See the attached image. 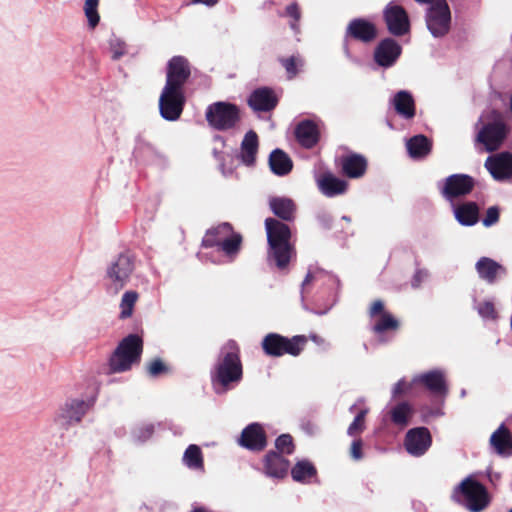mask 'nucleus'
Masks as SVG:
<instances>
[{
	"label": "nucleus",
	"mask_w": 512,
	"mask_h": 512,
	"mask_svg": "<svg viewBox=\"0 0 512 512\" xmlns=\"http://www.w3.org/2000/svg\"><path fill=\"white\" fill-rule=\"evenodd\" d=\"M243 379V364L241 361V350L239 344L228 340L222 347L217 363L211 373L212 383L218 384L226 391L231 389Z\"/></svg>",
	"instance_id": "obj_1"
},
{
	"label": "nucleus",
	"mask_w": 512,
	"mask_h": 512,
	"mask_svg": "<svg viewBox=\"0 0 512 512\" xmlns=\"http://www.w3.org/2000/svg\"><path fill=\"white\" fill-rule=\"evenodd\" d=\"M265 228L269 244V256L275 261L279 269L288 266L294 247L290 243L291 230L289 226L275 218H266Z\"/></svg>",
	"instance_id": "obj_2"
},
{
	"label": "nucleus",
	"mask_w": 512,
	"mask_h": 512,
	"mask_svg": "<svg viewBox=\"0 0 512 512\" xmlns=\"http://www.w3.org/2000/svg\"><path fill=\"white\" fill-rule=\"evenodd\" d=\"M486 123L478 131L475 142L483 145L486 152H495L506 140L510 127L507 116L497 109H492L486 115Z\"/></svg>",
	"instance_id": "obj_3"
},
{
	"label": "nucleus",
	"mask_w": 512,
	"mask_h": 512,
	"mask_svg": "<svg viewBox=\"0 0 512 512\" xmlns=\"http://www.w3.org/2000/svg\"><path fill=\"white\" fill-rule=\"evenodd\" d=\"M143 353V339L137 334L124 337L109 358L110 373H122L139 364Z\"/></svg>",
	"instance_id": "obj_4"
},
{
	"label": "nucleus",
	"mask_w": 512,
	"mask_h": 512,
	"mask_svg": "<svg viewBox=\"0 0 512 512\" xmlns=\"http://www.w3.org/2000/svg\"><path fill=\"white\" fill-rule=\"evenodd\" d=\"M451 499L455 503L464 505L471 512H481L490 503V497L486 487L468 476L454 487Z\"/></svg>",
	"instance_id": "obj_5"
},
{
	"label": "nucleus",
	"mask_w": 512,
	"mask_h": 512,
	"mask_svg": "<svg viewBox=\"0 0 512 512\" xmlns=\"http://www.w3.org/2000/svg\"><path fill=\"white\" fill-rule=\"evenodd\" d=\"M308 337L305 335H294L286 337L279 333H268L261 341V348L268 357L279 358L284 355L298 357L305 349Z\"/></svg>",
	"instance_id": "obj_6"
},
{
	"label": "nucleus",
	"mask_w": 512,
	"mask_h": 512,
	"mask_svg": "<svg viewBox=\"0 0 512 512\" xmlns=\"http://www.w3.org/2000/svg\"><path fill=\"white\" fill-rule=\"evenodd\" d=\"M208 124L218 131L234 129L241 120L240 108L230 102L218 101L210 104L205 112Z\"/></svg>",
	"instance_id": "obj_7"
},
{
	"label": "nucleus",
	"mask_w": 512,
	"mask_h": 512,
	"mask_svg": "<svg viewBox=\"0 0 512 512\" xmlns=\"http://www.w3.org/2000/svg\"><path fill=\"white\" fill-rule=\"evenodd\" d=\"M425 20L428 30L434 37L448 34L451 25V12L447 2H429Z\"/></svg>",
	"instance_id": "obj_8"
},
{
	"label": "nucleus",
	"mask_w": 512,
	"mask_h": 512,
	"mask_svg": "<svg viewBox=\"0 0 512 512\" xmlns=\"http://www.w3.org/2000/svg\"><path fill=\"white\" fill-rule=\"evenodd\" d=\"M134 270V257L129 252L119 254L115 262L107 269V277L111 281L114 292H119L128 282Z\"/></svg>",
	"instance_id": "obj_9"
},
{
	"label": "nucleus",
	"mask_w": 512,
	"mask_h": 512,
	"mask_svg": "<svg viewBox=\"0 0 512 512\" xmlns=\"http://www.w3.org/2000/svg\"><path fill=\"white\" fill-rule=\"evenodd\" d=\"M185 105L184 91L163 88L159 98L161 116L168 121L178 120Z\"/></svg>",
	"instance_id": "obj_10"
},
{
	"label": "nucleus",
	"mask_w": 512,
	"mask_h": 512,
	"mask_svg": "<svg viewBox=\"0 0 512 512\" xmlns=\"http://www.w3.org/2000/svg\"><path fill=\"white\" fill-rule=\"evenodd\" d=\"M191 75L189 61L183 56H173L167 64L165 88L184 91Z\"/></svg>",
	"instance_id": "obj_11"
},
{
	"label": "nucleus",
	"mask_w": 512,
	"mask_h": 512,
	"mask_svg": "<svg viewBox=\"0 0 512 512\" xmlns=\"http://www.w3.org/2000/svg\"><path fill=\"white\" fill-rule=\"evenodd\" d=\"M384 20L388 31L394 36H403L410 31L409 17L402 6L388 5L384 10Z\"/></svg>",
	"instance_id": "obj_12"
},
{
	"label": "nucleus",
	"mask_w": 512,
	"mask_h": 512,
	"mask_svg": "<svg viewBox=\"0 0 512 512\" xmlns=\"http://www.w3.org/2000/svg\"><path fill=\"white\" fill-rule=\"evenodd\" d=\"M432 444L430 431L426 427H417L410 429L404 440V446L407 452L415 457H420L426 453Z\"/></svg>",
	"instance_id": "obj_13"
},
{
	"label": "nucleus",
	"mask_w": 512,
	"mask_h": 512,
	"mask_svg": "<svg viewBox=\"0 0 512 512\" xmlns=\"http://www.w3.org/2000/svg\"><path fill=\"white\" fill-rule=\"evenodd\" d=\"M92 405L93 401L87 402L78 399L69 400L61 408L56 421L64 428H67L71 424L79 423Z\"/></svg>",
	"instance_id": "obj_14"
},
{
	"label": "nucleus",
	"mask_w": 512,
	"mask_h": 512,
	"mask_svg": "<svg viewBox=\"0 0 512 512\" xmlns=\"http://www.w3.org/2000/svg\"><path fill=\"white\" fill-rule=\"evenodd\" d=\"M474 186L473 177L467 174H453L445 179L442 195L447 199H455L469 194Z\"/></svg>",
	"instance_id": "obj_15"
},
{
	"label": "nucleus",
	"mask_w": 512,
	"mask_h": 512,
	"mask_svg": "<svg viewBox=\"0 0 512 512\" xmlns=\"http://www.w3.org/2000/svg\"><path fill=\"white\" fill-rule=\"evenodd\" d=\"M402 53L401 45L393 38L381 40L375 48L374 60L381 67H391Z\"/></svg>",
	"instance_id": "obj_16"
},
{
	"label": "nucleus",
	"mask_w": 512,
	"mask_h": 512,
	"mask_svg": "<svg viewBox=\"0 0 512 512\" xmlns=\"http://www.w3.org/2000/svg\"><path fill=\"white\" fill-rule=\"evenodd\" d=\"M239 444L251 451H262L267 445V436L259 423H251L241 433Z\"/></svg>",
	"instance_id": "obj_17"
},
{
	"label": "nucleus",
	"mask_w": 512,
	"mask_h": 512,
	"mask_svg": "<svg viewBox=\"0 0 512 512\" xmlns=\"http://www.w3.org/2000/svg\"><path fill=\"white\" fill-rule=\"evenodd\" d=\"M278 97L270 87L255 89L248 98L249 107L255 112H270L278 105Z\"/></svg>",
	"instance_id": "obj_18"
},
{
	"label": "nucleus",
	"mask_w": 512,
	"mask_h": 512,
	"mask_svg": "<svg viewBox=\"0 0 512 512\" xmlns=\"http://www.w3.org/2000/svg\"><path fill=\"white\" fill-rule=\"evenodd\" d=\"M297 142L305 149L314 148L320 141V129L316 122L310 119L300 121L294 129Z\"/></svg>",
	"instance_id": "obj_19"
},
{
	"label": "nucleus",
	"mask_w": 512,
	"mask_h": 512,
	"mask_svg": "<svg viewBox=\"0 0 512 512\" xmlns=\"http://www.w3.org/2000/svg\"><path fill=\"white\" fill-rule=\"evenodd\" d=\"M485 167L495 180H504L512 176V154L502 152L489 156L485 161Z\"/></svg>",
	"instance_id": "obj_20"
},
{
	"label": "nucleus",
	"mask_w": 512,
	"mask_h": 512,
	"mask_svg": "<svg viewBox=\"0 0 512 512\" xmlns=\"http://www.w3.org/2000/svg\"><path fill=\"white\" fill-rule=\"evenodd\" d=\"M413 383L424 386L433 395L445 396L448 393L445 375L438 369L417 375Z\"/></svg>",
	"instance_id": "obj_21"
},
{
	"label": "nucleus",
	"mask_w": 512,
	"mask_h": 512,
	"mask_svg": "<svg viewBox=\"0 0 512 512\" xmlns=\"http://www.w3.org/2000/svg\"><path fill=\"white\" fill-rule=\"evenodd\" d=\"M489 444L497 455H512V433L505 424H501L491 434Z\"/></svg>",
	"instance_id": "obj_22"
},
{
	"label": "nucleus",
	"mask_w": 512,
	"mask_h": 512,
	"mask_svg": "<svg viewBox=\"0 0 512 512\" xmlns=\"http://www.w3.org/2000/svg\"><path fill=\"white\" fill-rule=\"evenodd\" d=\"M347 33L355 40L369 43L376 38L377 29L373 23L358 18L349 23Z\"/></svg>",
	"instance_id": "obj_23"
},
{
	"label": "nucleus",
	"mask_w": 512,
	"mask_h": 512,
	"mask_svg": "<svg viewBox=\"0 0 512 512\" xmlns=\"http://www.w3.org/2000/svg\"><path fill=\"white\" fill-rule=\"evenodd\" d=\"M290 462L276 451H269L264 457V469L267 475L283 478L287 475Z\"/></svg>",
	"instance_id": "obj_24"
},
{
	"label": "nucleus",
	"mask_w": 512,
	"mask_h": 512,
	"mask_svg": "<svg viewBox=\"0 0 512 512\" xmlns=\"http://www.w3.org/2000/svg\"><path fill=\"white\" fill-rule=\"evenodd\" d=\"M367 160L360 154H350L341 158L342 173L349 178H360L367 170Z\"/></svg>",
	"instance_id": "obj_25"
},
{
	"label": "nucleus",
	"mask_w": 512,
	"mask_h": 512,
	"mask_svg": "<svg viewBox=\"0 0 512 512\" xmlns=\"http://www.w3.org/2000/svg\"><path fill=\"white\" fill-rule=\"evenodd\" d=\"M269 207L273 214L282 221L290 222L295 219L296 204L287 197H271Z\"/></svg>",
	"instance_id": "obj_26"
},
{
	"label": "nucleus",
	"mask_w": 512,
	"mask_h": 512,
	"mask_svg": "<svg viewBox=\"0 0 512 512\" xmlns=\"http://www.w3.org/2000/svg\"><path fill=\"white\" fill-rule=\"evenodd\" d=\"M319 190L327 197L344 194L347 191V181L334 176L332 173H324L318 179Z\"/></svg>",
	"instance_id": "obj_27"
},
{
	"label": "nucleus",
	"mask_w": 512,
	"mask_h": 512,
	"mask_svg": "<svg viewBox=\"0 0 512 512\" xmlns=\"http://www.w3.org/2000/svg\"><path fill=\"white\" fill-rule=\"evenodd\" d=\"M393 106L396 113L406 120L413 119L416 115V105L412 94L406 90L398 91L393 98Z\"/></svg>",
	"instance_id": "obj_28"
},
{
	"label": "nucleus",
	"mask_w": 512,
	"mask_h": 512,
	"mask_svg": "<svg viewBox=\"0 0 512 512\" xmlns=\"http://www.w3.org/2000/svg\"><path fill=\"white\" fill-rule=\"evenodd\" d=\"M258 147L259 140L257 133L253 130L248 131L241 142L240 148V158L246 166L255 164Z\"/></svg>",
	"instance_id": "obj_29"
},
{
	"label": "nucleus",
	"mask_w": 512,
	"mask_h": 512,
	"mask_svg": "<svg viewBox=\"0 0 512 512\" xmlns=\"http://www.w3.org/2000/svg\"><path fill=\"white\" fill-rule=\"evenodd\" d=\"M475 267L480 278L489 284L496 281L499 273H506V269L502 265L488 257H481Z\"/></svg>",
	"instance_id": "obj_30"
},
{
	"label": "nucleus",
	"mask_w": 512,
	"mask_h": 512,
	"mask_svg": "<svg viewBox=\"0 0 512 512\" xmlns=\"http://www.w3.org/2000/svg\"><path fill=\"white\" fill-rule=\"evenodd\" d=\"M232 225L230 223H221L218 226L209 229L204 238L202 239V246L204 248H214L218 249L222 245V241L231 234Z\"/></svg>",
	"instance_id": "obj_31"
},
{
	"label": "nucleus",
	"mask_w": 512,
	"mask_h": 512,
	"mask_svg": "<svg viewBox=\"0 0 512 512\" xmlns=\"http://www.w3.org/2000/svg\"><path fill=\"white\" fill-rule=\"evenodd\" d=\"M269 166L275 175L285 176L292 171L293 162L283 150L275 149L269 156Z\"/></svg>",
	"instance_id": "obj_32"
},
{
	"label": "nucleus",
	"mask_w": 512,
	"mask_h": 512,
	"mask_svg": "<svg viewBox=\"0 0 512 512\" xmlns=\"http://www.w3.org/2000/svg\"><path fill=\"white\" fill-rule=\"evenodd\" d=\"M406 146L409 155L414 159L425 158L432 150V142L422 134L411 137Z\"/></svg>",
	"instance_id": "obj_33"
},
{
	"label": "nucleus",
	"mask_w": 512,
	"mask_h": 512,
	"mask_svg": "<svg viewBox=\"0 0 512 512\" xmlns=\"http://www.w3.org/2000/svg\"><path fill=\"white\" fill-rule=\"evenodd\" d=\"M457 221L464 226L475 225L479 220V208L475 202H466L455 210Z\"/></svg>",
	"instance_id": "obj_34"
},
{
	"label": "nucleus",
	"mask_w": 512,
	"mask_h": 512,
	"mask_svg": "<svg viewBox=\"0 0 512 512\" xmlns=\"http://www.w3.org/2000/svg\"><path fill=\"white\" fill-rule=\"evenodd\" d=\"M413 413L414 409L411 404L406 401L400 402L390 410V419L393 424L406 427Z\"/></svg>",
	"instance_id": "obj_35"
},
{
	"label": "nucleus",
	"mask_w": 512,
	"mask_h": 512,
	"mask_svg": "<svg viewBox=\"0 0 512 512\" xmlns=\"http://www.w3.org/2000/svg\"><path fill=\"white\" fill-rule=\"evenodd\" d=\"M317 475L315 466L307 461H298L291 469V476L296 482H309V480Z\"/></svg>",
	"instance_id": "obj_36"
},
{
	"label": "nucleus",
	"mask_w": 512,
	"mask_h": 512,
	"mask_svg": "<svg viewBox=\"0 0 512 512\" xmlns=\"http://www.w3.org/2000/svg\"><path fill=\"white\" fill-rule=\"evenodd\" d=\"M242 241V235L240 233L234 232L232 229L231 234L222 241V245L218 250L222 251L226 256L233 259L238 255L241 249Z\"/></svg>",
	"instance_id": "obj_37"
},
{
	"label": "nucleus",
	"mask_w": 512,
	"mask_h": 512,
	"mask_svg": "<svg viewBox=\"0 0 512 512\" xmlns=\"http://www.w3.org/2000/svg\"><path fill=\"white\" fill-rule=\"evenodd\" d=\"M183 462L191 469H203L204 460L200 447L195 444L189 445L184 452Z\"/></svg>",
	"instance_id": "obj_38"
},
{
	"label": "nucleus",
	"mask_w": 512,
	"mask_h": 512,
	"mask_svg": "<svg viewBox=\"0 0 512 512\" xmlns=\"http://www.w3.org/2000/svg\"><path fill=\"white\" fill-rule=\"evenodd\" d=\"M399 326V321L395 319L391 313H382V315L374 324L373 331L377 334H382L389 330L396 331L398 330Z\"/></svg>",
	"instance_id": "obj_39"
},
{
	"label": "nucleus",
	"mask_w": 512,
	"mask_h": 512,
	"mask_svg": "<svg viewBox=\"0 0 512 512\" xmlns=\"http://www.w3.org/2000/svg\"><path fill=\"white\" fill-rule=\"evenodd\" d=\"M138 299V294L135 291H127L123 294L121 303H120V318L126 319L129 318L134 309V305Z\"/></svg>",
	"instance_id": "obj_40"
},
{
	"label": "nucleus",
	"mask_w": 512,
	"mask_h": 512,
	"mask_svg": "<svg viewBox=\"0 0 512 512\" xmlns=\"http://www.w3.org/2000/svg\"><path fill=\"white\" fill-rule=\"evenodd\" d=\"M275 447L277 452L282 454L290 455L295 450L293 438L290 434H282L275 441Z\"/></svg>",
	"instance_id": "obj_41"
},
{
	"label": "nucleus",
	"mask_w": 512,
	"mask_h": 512,
	"mask_svg": "<svg viewBox=\"0 0 512 512\" xmlns=\"http://www.w3.org/2000/svg\"><path fill=\"white\" fill-rule=\"evenodd\" d=\"M98 3L99 2H85L84 12L88 19L89 26L92 29L98 25L100 20Z\"/></svg>",
	"instance_id": "obj_42"
},
{
	"label": "nucleus",
	"mask_w": 512,
	"mask_h": 512,
	"mask_svg": "<svg viewBox=\"0 0 512 512\" xmlns=\"http://www.w3.org/2000/svg\"><path fill=\"white\" fill-rule=\"evenodd\" d=\"M366 414H367V410H361L356 415L353 422L348 427V430H347L348 435L355 436V435L361 433L365 429Z\"/></svg>",
	"instance_id": "obj_43"
},
{
	"label": "nucleus",
	"mask_w": 512,
	"mask_h": 512,
	"mask_svg": "<svg viewBox=\"0 0 512 512\" xmlns=\"http://www.w3.org/2000/svg\"><path fill=\"white\" fill-rule=\"evenodd\" d=\"M282 66L285 68L288 78L292 79L298 74V64L300 60L295 56H290L288 58H280Z\"/></svg>",
	"instance_id": "obj_44"
},
{
	"label": "nucleus",
	"mask_w": 512,
	"mask_h": 512,
	"mask_svg": "<svg viewBox=\"0 0 512 512\" xmlns=\"http://www.w3.org/2000/svg\"><path fill=\"white\" fill-rule=\"evenodd\" d=\"M169 368L160 358L153 359L148 365V373L152 377H157L161 374L167 373Z\"/></svg>",
	"instance_id": "obj_45"
},
{
	"label": "nucleus",
	"mask_w": 512,
	"mask_h": 512,
	"mask_svg": "<svg viewBox=\"0 0 512 512\" xmlns=\"http://www.w3.org/2000/svg\"><path fill=\"white\" fill-rule=\"evenodd\" d=\"M499 217H500L499 208L497 206L489 207L486 211V215L483 218L482 223L485 227H490L499 221Z\"/></svg>",
	"instance_id": "obj_46"
},
{
	"label": "nucleus",
	"mask_w": 512,
	"mask_h": 512,
	"mask_svg": "<svg viewBox=\"0 0 512 512\" xmlns=\"http://www.w3.org/2000/svg\"><path fill=\"white\" fill-rule=\"evenodd\" d=\"M478 313L485 318H496L494 304L490 301H484L478 305Z\"/></svg>",
	"instance_id": "obj_47"
},
{
	"label": "nucleus",
	"mask_w": 512,
	"mask_h": 512,
	"mask_svg": "<svg viewBox=\"0 0 512 512\" xmlns=\"http://www.w3.org/2000/svg\"><path fill=\"white\" fill-rule=\"evenodd\" d=\"M286 14L293 19V22L291 23V27L293 29L296 28V23L299 21L301 17L300 8L298 7L296 2H293L286 8Z\"/></svg>",
	"instance_id": "obj_48"
},
{
	"label": "nucleus",
	"mask_w": 512,
	"mask_h": 512,
	"mask_svg": "<svg viewBox=\"0 0 512 512\" xmlns=\"http://www.w3.org/2000/svg\"><path fill=\"white\" fill-rule=\"evenodd\" d=\"M362 449H363V442H362V440L360 438L359 439H355L352 442L351 447H350V456L354 460L362 459L363 458Z\"/></svg>",
	"instance_id": "obj_49"
},
{
	"label": "nucleus",
	"mask_w": 512,
	"mask_h": 512,
	"mask_svg": "<svg viewBox=\"0 0 512 512\" xmlns=\"http://www.w3.org/2000/svg\"><path fill=\"white\" fill-rule=\"evenodd\" d=\"M382 313H387L385 311V307H384V303L382 300H375L372 302V304L370 305V308H369V311H368V314L371 318H374L376 316H381Z\"/></svg>",
	"instance_id": "obj_50"
},
{
	"label": "nucleus",
	"mask_w": 512,
	"mask_h": 512,
	"mask_svg": "<svg viewBox=\"0 0 512 512\" xmlns=\"http://www.w3.org/2000/svg\"><path fill=\"white\" fill-rule=\"evenodd\" d=\"M412 387V383H408L404 380H399L393 388V396L397 397L407 393Z\"/></svg>",
	"instance_id": "obj_51"
},
{
	"label": "nucleus",
	"mask_w": 512,
	"mask_h": 512,
	"mask_svg": "<svg viewBox=\"0 0 512 512\" xmlns=\"http://www.w3.org/2000/svg\"><path fill=\"white\" fill-rule=\"evenodd\" d=\"M111 47H112V51H113V59L114 60L119 59L126 53L125 44L118 40L116 41L115 44L111 43Z\"/></svg>",
	"instance_id": "obj_52"
},
{
	"label": "nucleus",
	"mask_w": 512,
	"mask_h": 512,
	"mask_svg": "<svg viewBox=\"0 0 512 512\" xmlns=\"http://www.w3.org/2000/svg\"><path fill=\"white\" fill-rule=\"evenodd\" d=\"M314 279V275L311 272H308L305 279L302 282V288L305 289Z\"/></svg>",
	"instance_id": "obj_53"
},
{
	"label": "nucleus",
	"mask_w": 512,
	"mask_h": 512,
	"mask_svg": "<svg viewBox=\"0 0 512 512\" xmlns=\"http://www.w3.org/2000/svg\"><path fill=\"white\" fill-rule=\"evenodd\" d=\"M203 3L208 5V6H213L216 2L207 1V2H203Z\"/></svg>",
	"instance_id": "obj_54"
},
{
	"label": "nucleus",
	"mask_w": 512,
	"mask_h": 512,
	"mask_svg": "<svg viewBox=\"0 0 512 512\" xmlns=\"http://www.w3.org/2000/svg\"><path fill=\"white\" fill-rule=\"evenodd\" d=\"M318 338H319V337H318V336H316V335L311 336V339H312L313 341H315V342H318Z\"/></svg>",
	"instance_id": "obj_55"
},
{
	"label": "nucleus",
	"mask_w": 512,
	"mask_h": 512,
	"mask_svg": "<svg viewBox=\"0 0 512 512\" xmlns=\"http://www.w3.org/2000/svg\"><path fill=\"white\" fill-rule=\"evenodd\" d=\"M509 512H512V508L509 510Z\"/></svg>",
	"instance_id": "obj_56"
}]
</instances>
